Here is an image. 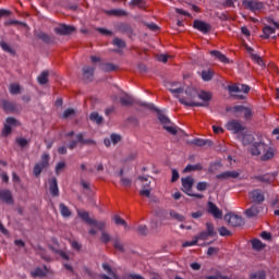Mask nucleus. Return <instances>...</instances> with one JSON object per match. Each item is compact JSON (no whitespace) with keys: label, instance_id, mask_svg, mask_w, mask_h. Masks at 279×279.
Here are the masks:
<instances>
[{"label":"nucleus","instance_id":"nucleus-24","mask_svg":"<svg viewBox=\"0 0 279 279\" xmlns=\"http://www.w3.org/2000/svg\"><path fill=\"white\" fill-rule=\"evenodd\" d=\"M264 155L260 156V160H263L264 162H267V160H271V158H274V156H276V149H274L272 147H269L268 149L266 148L265 151H263Z\"/></svg>","mask_w":279,"mask_h":279},{"label":"nucleus","instance_id":"nucleus-49","mask_svg":"<svg viewBox=\"0 0 279 279\" xmlns=\"http://www.w3.org/2000/svg\"><path fill=\"white\" fill-rule=\"evenodd\" d=\"M170 217H172V219H175V221H184V216H182V214H179L175 210H170Z\"/></svg>","mask_w":279,"mask_h":279},{"label":"nucleus","instance_id":"nucleus-47","mask_svg":"<svg viewBox=\"0 0 279 279\" xmlns=\"http://www.w3.org/2000/svg\"><path fill=\"white\" fill-rule=\"evenodd\" d=\"M251 59L253 60V62H256V64H258L259 66L265 65V62L263 61V58H260V56H258L256 53H251Z\"/></svg>","mask_w":279,"mask_h":279},{"label":"nucleus","instance_id":"nucleus-57","mask_svg":"<svg viewBox=\"0 0 279 279\" xmlns=\"http://www.w3.org/2000/svg\"><path fill=\"white\" fill-rule=\"evenodd\" d=\"M73 116H75V109L69 108L63 111L62 118L69 119L70 117H73Z\"/></svg>","mask_w":279,"mask_h":279},{"label":"nucleus","instance_id":"nucleus-8","mask_svg":"<svg viewBox=\"0 0 279 279\" xmlns=\"http://www.w3.org/2000/svg\"><path fill=\"white\" fill-rule=\"evenodd\" d=\"M74 32H76L75 26L66 24H60L59 26L54 27V34L58 36H71V34H74Z\"/></svg>","mask_w":279,"mask_h":279},{"label":"nucleus","instance_id":"nucleus-23","mask_svg":"<svg viewBox=\"0 0 279 279\" xmlns=\"http://www.w3.org/2000/svg\"><path fill=\"white\" fill-rule=\"evenodd\" d=\"M32 278H45L47 276V266H44V269L40 267L35 268L31 271Z\"/></svg>","mask_w":279,"mask_h":279},{"label":"nucleus","instance_id":"nucleus-10","mask_svg":"<svg viewBox=\"0 0 279 279\" xmlns=\"http://www.w3.org/2000/svg\"><path fill=\"white\" fill-rule=\"evenodd\" d=\"M7 123L4 124L2 134L3 136H10V134H12V125L14 128L21 125V123H19V120L12 117L7 118Z\"/></svg>","mask_w":279,"mask_h":279},{"label":"nucleus","instance_id":"nucleus-34","mask_svg":"<svg viewBox=\"0 0 279 279\" xmlns=\"http://www.w3.org/2000/svg\"><path fill=\"white\" fill-rule=\"evenodd\" d=\"M100 69L105 71V73H112V71H117L118 66L113 63H101Z\"/></svg>","mask_w":279,"mask_h":279},{"label":"nucleus","instance_id":"nucleus-16","mask_svg":"<svg viewBox=\"0 0 279 279\" xmlns=\"http://www.w3.org/2000/svg\"><path fill=\"white\" fill-rule=\"evenodd\" d=\"M266 145L262 142H255L251 147L252 156H260L263 151H266Z\"/></svg>","mask_w":279,"mask_h":279},{"label":"nucleus","instance_id":"nucleus-22","mask_svg":"<svg viewBox=\"0 0 279 279\" xmlns=\"http://www.w3.org/2000/svg\"><path fill=\"white\" fill-rule=\"evenodd\" d=\"M112 45L114 47H118V49L114 50L116 53H122L121 49H125V47H128L125 41L121 38H118V37L113 38Z\"/></svg>","mask_w":279,"mask_h":279},{"label":"nucleus","instance_id":"nucleus-1","mask_svg":"<svg viewBox=\"0 0 279 279\" xmlns=\"http://www.w3.org/2000/svg\"><path fill=\"white\" fill-rule=\"evenodd\" d=\"M138 106H142V108H148V110H154L155 112H157L158 120L160 121L163 130H166V132H168L169 134H172V136H175V134H178V126H174L173 122H171L169 117L160 112L158 108L154 107V104L138 102Z\"/></svg>","mask_w":279,"mask_h":279},{"label":"nucleus","instance_id":"nucleus-32","mask_svg":"<svg viewBox=\"0 0 279 279\" xmlns=\"http://www.w3.org/2000/svg\"><path fill=\"white\" fill-rule=\"evenodd\" d=\"M37 82L41 86H45V84L49 82V72L48 71L41 72L40 75L37 77Z\"/></svg>","mask_w":279,"mask_h":279},{"label":"nucleus","instance_id":"nucleus-14","mask_svg":"<svg viewBox=\"0 0 279 279\" xmlns=\"http://www.w3.org/2000/svg\"><path fill=\"white\" fill-rule=\"evenodd\" d=\"M207 213L213 215L215 219H221V217H223V211H221V209H219V207H217L215 203L210 201L207 203Z\"/></svg>","mask_w":279,"mask_h":279},{"label":"nucleus","instance_id":"nucleus-51","mask_svg":"<svg viewBox=\"0 0 279 279\" xmlns=\"http://www.w3.org/2000/svg\"><path fill=\"white\" fill-rule=\"evenodd\" d=\"M10 93H11V95H19L21 93V85L20 84H11Z\"/></svg>","mask_w":279,"mask_h":279},{"label":"nucleus","instance_id":"nucleus-31","mask_svg":"<svg viewBox=\"0 0 279 279\" xmlns=\"http://www.w3.org/2000/svg\"><path fill=\"white\" fill-rule=\"evenodd\" d=\"M178 83H172V87L168 88V90L170 93L173 94L174 97H177V99L180 98V95H182V93H184V88L182 87H173V86H177Z\"/></svg>","mask_w":279,"mask_h":279},{"label":"nucleus","instance_id":"nucleus-45","mask_svg":"<svg viewBox=\"0 0 279 279\" xmlns=\"http://www.w3.org/2000/svg\"><path fill=\"white\" fill-rule=\"evenodd\" d=\"M243 114H244V119L246 121H250L252 120V117H254V111L250 107H244Z\"/></svg>","mask_w":279,"mask_h":279},{"label":"nucleus","instance_id":"nucleus-63","mask_svg":"<svg viewBox=\"0 0 279 279\" xmlns=\"http://www.w3.org/2000/svg\"><path fill=\"white\" fill-rule=\"evenodd\" d=\"M137 232H138V234H142V236H146V234H147V226L140 225L137 227Z\"/></svg>","mask_w":279,"mask_h":279},{"label":"nucleus","instance_id":"nucleus-15","mask_svg":"<svg viewBox=\"0 0 279 279\" xmlns=\"http://www.w3.org/2000/svg\"><path fill=\"white\" fill-rule=\"evenodd\" d=\"M49 191L50 195L52 197H58L60 195V189L58 187V179L56 177H52L48 180Z\"/></svg>","mask_w":279,"mask_h":279},{"label":"nucleus","instance_id":"nucleus-62","mask_svg":"<svg viewBox=\"0 0 279 279\" xmlns=\"http://www.w3.org/2000/svg\"><path fill=\"white\" fill-rule=\"evenodd\" d=\"M96 32H99L102 36H112V31H109L107 28H96Z\"/></svg>","mask_w":279,"mask_h":279},{"label":"nucleus","instance_id":"nucleus-60","mask_svg":"<svg viewBox=\"0 0 279 279\" xmlns=\"http://www.w3.org/2000/svg\"><path fill=\"white\" fill-rule=\"evenodd\" d=\"M197 238L194 236V240L192 241H185L183 244H182V247H193V245H197Z\"/></svg>","mask_w":279,"mask_h":279},{"label":"nucleus","instance_id":"nucleus-29","mask_svg":"<svg viewBox=\"0 0 279 279\" xmlns=\"http://www.w3.org/2000/svg\"><path fill=\"white\" fill-rule=\"evenodd\" d=\"M259 213H260V210L258 209V206H256V205H253L248 209L245 210V215L250 219H252V217H258Z\"/></svg>","mask_w":279,"mask_h":279},{"label":"nucleus","instance_id":"nucleus-59","mask_svg":"<svg viewBox=\"0 0 279 279\" xmlns=\"http://www.w3.org/2000/svg\"><path fill=\"white\" fill-rule=\"evenodd\" d=\"M16 143L20 147H27V145H29V141L23 137H17Z\"/></svg>","mask_w":279,"mask_h":279},{"label":"nucleus","instance_id":"nucleus-52","mask_svg":"<svg viewBox=\"0 0 279 279\" xmlns=\"http://www.w3.org/2000/svg\"><path fill=\"white\" fill-rule=\"evenodd\" d=\"M52 252H54V254H58L59 256H61V258H63V260H69V254H66V252L62 251V250H58L52 247L51 248Z\"/></svg>","mask_w":279,"mask_h":279},{"label":"nucleus","instance_id":"nucleus-7","mask_svg":"<svg viewBox=\"0 0 279 279\" xmlns=\"http://www.w3.org/2000/svg\"><path fill=\"white\" fill-rule=\"evenodd\" d=\"M225 221H228V223L230 226H232L233 228H240V226L245 225L243 217L235 215V214H227L225 216Z\"/></svg>","mask_w":279,"mask_h":279},{"label":"nucleus","instance_id":"nucleus-50","mask_svg":"<svg viewBox=\"0 0 279 279\" xmlns=\"http://www.w3.org/2000/svg\"><path fill=\"white\" fill-rule=\"evenodd\" d=\"M113 247L118 250V252H125V248L123 247V243H121V240L119 239L113 240Z\"/></svg>","mask_w":279,"mask_h":279},{"label":"nucleus","instance_id":"nucleus-20","mask_svg":"<svg viewBox=\"0 0 279 279\" xmlns=\"http://www.w3.org/2000/svg\"><path fill=\"white\" fill-rule=\"evenodd\" d=\"M0 201L5 204H14L12 192H10V190H0Z\"/></svg>","mask_w":279,"mask_h":279},{"label":"nucleus","instance_id":"nucleus-44","mask_svg":"<svg viewBox=\"0 0 279 279\" xmlns=\"http://www.w3.org/2000/svg\"><path fill=\"white\" fill-rule=\"evenodd\" d=\"M254 143V135L252 134H244L242 137L243 145H252Z\"/></svg>","mask_w":279,"mask_h":279},{"label":"nucleus","instance_id":"nucleus-2","mask_svg":"<svg viewBox=\"0 0 279 279\" xmlns=\"http://www.w3.org/2000/svg\"><path fill=\"white\" fill-rule=\"evenodd\" d=\"M198 99H202L204 102H195L194 100H186L184 98H180L179 101L183 106H187L189 108H206L210 99H213V93L202 90L197 94Z\"/></svg>","mask_w":279,"mask_h":279},{"label":"nucleus","instance_id":"nucleus-3","mask_svg":"<svg viewBox=\"0 0 279 279\" xmlns=\"http://www.w3.org/2000/svg\"><path fill=\"white\" fill-rule=\"evenodd\" d=\"M77 215L83 221L87 223V226H94V228H97L98 230H105L106 222L104 221H97L96 219L90 218L88 211L84 210H77Z\"/></svg>","mask_w":279,"mask_h":279},{"label":"nucleus","instance_id":"nucleus-38","mask_svg":"<svg viewBox=\"0 0 279 279\" xmlns=\"http://www.w3.org/2000/svg\"><path fill=\"white\" fill-rule=\"evenodd\" d=\"M76 141L77 143H81V145H94L95 141L93 140H84V134L78 133L76 134Z\"/></svg>","mask_w":279,"mask_h":279},{"label":"nucleus","instance_id":"nucleus-11","mask_svg":"<svg viewBox=\"0 0 279 279\" xmlns=\"http://www.w3.org/2000/svg\"><path fill=\"white\" fill-rule=\"evenodd\" d=\"M226 129L229 130V132H233V134H239L243 131H245V126L241 124L239 120H231L226 124Z\"/></svg>","mask_w":279,"mask_h":279},{"label":"nucleus","instance_id":"nucleus-5","mask_svg":"<svg viewBox=\"0 0 279 279\" xmlns=\"http://www.w3.org/2000/svg\"><path fill=\"white\" fill-rule=\"evenodd\" d=\"M242 5L245 10H251V12H260V10H265V3L258 0H243Z\"/></svg>","mask_w":279,"mask_h":279},{"label":"nucleus","instance_id":"nucleus-42","mask_svg":"<svg viewBox=\"0 0 279 279\" xmlns=\"http://www.w3.org/2000/svg\"><path fill=\"white\" fill-rule=\"evenodd\" d=\"M250 279H267V274H265L264 270H259V271L253 272L250 276Z\"/></svg>","mask_w":279,"mask_h":279},{"label":"nucleus","instance_id":"nucleus-25","mask_svg":"<svg viewBox=\"0 0 279 279\" xmlns=\"http://www.w3.org/2000/svg\"><path fill=\"white\" fill-rule=\"evenodd\" d=\"M210 56H213L214 58H217V60H219L220 62H223V64H228V62H230V59H228L226 54L221 53V51L211 50Z\"/></svg>","mask_w":279,"mask_h":279},{"label":"nucleus","instance_id":"nucleus-40","mask_svg":"<svg viewBox=\"0 0 279 279\" xmlns=\"http://www.w3.org/2000/svg\"><path fill=\"white\" fill-rule=\"evenodd\" d=\"M60 213L62 217H71V209L64 203H60L59 205Z\"/></svg>","mask_w":279,"mask_h":279},{"label":"nucleus","instance_id":"nucleus-17","mask_svg":"<svg viewBox=\"0 0 279 279\" xmlns=\"http://www.w3.org/2000/svg\"><path fill=\"white\" fill-rule=\"evenodd\" d=\"M118 31H120L121 34H125L129 38H132V36H134V28H132V25L128 23L118 24Z\"/></svg>","mask_w":279,"mask_h":279},{"label":"nucleus","instance_id":"nucleus-43","mask_svg":"<svg viewBox=\"0 0 279 279\" xmlns=\"http://www.w3.org/2000/svg\"><path fill=\"white\" fill-rule=\"evenodd\" d=\"M263 34H264V38H269V36H271V34H276V28L271 27V26H265L263 28Z\"/></svg>","mask_w":279,"mask_h":279},{"label":"nucleus","instance_id":"nucleus-53","mask_svg":"<svg viewBox=\"0 0 279 279\" xmlns=\"http://www.w3.org/2000/svg\"><path fill=\"white\" fill-rule=\"evenodd\" d=\"M63 169H66V162H64V161L58 162L56 166V174L60 175V173H62Z\"/></svg>","mask_w":279,"mask_h":279},{"label":"nucleus","instance_id":"nucleus-41","mask_svg":"<svg viewBox=\"0 0 279 279\" xmlns=\"http://www.w3.org/2000/svg\"><path fill=\"white\" fill-rule=\"evenodd\" d=\"M252 247H253V250H256L257 252H260V250H264L265 244L260 240L254 239L252 241Z\"/></svg>","mask_w":279,"mask_h":279},{"label":"nucleus","instance_id":"nucleus-55","mask_svg":"<svg viewBox=\"0 0 279 279\" xmlns=\"http://www.w3.org/2000/svg\"><path fill=\"white\" fill-rule=\"evenodd\" d=\"M185 95H187L190 99H194L195 97H197V90L193 89L192 87H187L185 89Z\"/></svg>","mask_w":279,"mask_h":279},{"label":"nucleus","instance_id":"nucleus-18","mask_svg":"<svg viewBox=\"0 0 279 279\" xmlns=\"http://www.w3.org/2000/svg\"><path fill=\"white\" fill-rule=\"evenodd\" d=\"M193 183H194L193 177H185L182 179V186H183L182 191L186 193V195L191 193L193 189Z\"/></svg>","mask_w":279,"mask_h":279},{"label":"nucleus","instance_id":"nucleus-26","mask_svg":"<svg viewBox=\"0 0 279 279\" xmlns=\"http://www.w3.org/2000/svg\"><path fill=\"white\" fill-rule=\"evenodd\" d=\"M120 104L121 106H134L135 101H134V98L129 94H123L120 97Z\"/></svg>","mask_w":279,"mask_h":279},{"label":"nucleus","instance_id":"nucleus-30","mask_svg":"<svg viewBox=\"0 0 279 279\" xmlns=\"http://www.w3.org/2000/svg\"><path fill=\"white\" fill-rule=\"evenodd\" d=\"M109 16H128V12L123 9H112L107 11Z\"/></svg>","mask_w":279,"mask_h":279},{"label":"nucleus","instance_id":"nucleus-64","mask_svg":"<svg viewBox=\"0 0 279 279\" xmlns=\"http://www.w3.org/2000/svg\"><path fill=\"white\" fill-rule=\"evenodd\" d=\"M110 140H111V143H113V145H117V143L121 141V135L113 133L110 135Z\"/></svg>","mask_w":279,"mask_h":279},{"label":"nucleus","instance_id":"nucleus-13","mask_svg":"<svg viewBox=\"0 0 279 279\" xmlns=\"http://www.w3.org/2000/svg\"><path fill=\"white\" fill-rule=\"evenodd\" d=\"M194 29H197L198 32H202V34H208L210 29H213V26L210 24L202 21V20H195L193 22Z\"/></svg>","mask_w":279,"mask_h":279},{"label":"nucleus","instance_id":"nucleus-9","mask_svg":"<svg viewBox=\"0 0 279 279\" xmlns=\"http://www.w3.org/2000/svg\"><path fill=\"white\" fill-rule=\"evenodd\" d=\"M35 36L40 41L45 43V45H56V37L53 35H49L43 31H35Z\"/></svg>","mask_w":279,"mask_h":279},{"label":"nucleus","instance_id":"nucleus-21","mask_svg":"<svg viewBox=\"0 0 279 279\" xmlns=\"http://www.w3.org/2000/svg\"><path fill=\"white\" fill-rule=\"evenodd\" d=\"M227 89L230 93L231 97H234L235 99H244L243 95H234L233 94V93H241L239 85H236V84L228 85Z\"/></svg>","mask_w":279,"mask_h":279},{"label":"nucleus","instance_id":"nucleus-28","mask_svg":"<svg viewBox=\"0 0 279 279\" xmlns=\"http://www.w3.org/2000/svg\"><path fill=\"white\" fill-rule=\"evenodd\" d=\"M93 75H95V68L88 65L83 68V77L85 80H93Z\"/></svg>","mask_w":279,"mask_h":279},{"label":"nucleus","instance_id":"nucleus-61","mask_svg":"<svg viewBox=\"0 0 279 279\" xmlns=\"http://www.w3.org/2000/svg\"><path fill=\"white\" fill-rule=\"evenodd\" d=\"M130 5L145 8V2L143 0H132Z\"/></svg>","mask_w":279,"mask_h":279},{"label":"nucleus","instance_id":"nucleus-19","mask_svg":"<svg viewBox=\"0 0 279 279\" xmlns=\"http://www.w3.org/2000/svg\"><path fill=\"white\" fill-rule=\"evenodd\" d=\"M2 110L7 113L16 112V102H12L9 100H2L1 101Z\"/></svg>","mask_w":279,"mask_h":279},{"label":"nucleus","instance_id":"nucleus-12","mask_svg":"<svg viewBox=\"0 0 279 279\" xmlns=\"http://www.w3.org/2000/svg\"><path fill=\"white\" fill-rule=\"evenodd\" d=\"M250 197L253 204H263L265 202V192L260 189H255L250 192Z\"/></svg>","mask_w":279,"mask_h":279},{"label":"nucleus","instance_id":"nucleus-37","mask_svg":"<svg viewBox=\"0 0 279 279\" xmlns=\"http://www.w3.org/2000/svg\"><path fill=\"white\" fill-rule=\"evenodd\" d=\"M221 169H223L221 161H215L209 166V173H217L218 171H221Z\"/></svg>","mask_w":279,"mask_h":279},{"label":"nucleus","instance_id":"nucleus-46","mask_svg":"<svg viewBox=\"0 0 279 279\" xmlns=\"http://www.w3.org/2000/svg\"><path fill=\"white\" fill-rule=\"evenodd\" d=\"M255 180H257V182H262V184H264V186H268V184H271V179H269L265 175L255 177Z\"/></svg>","mask_w":279,"mask_h":279},{"label":"nucleus","instance_id":"nucleus-6","mask_svg":"<svg viewBox=\"0 0 279 279\" xmlns=\"http://www.w3.org/2000/svg\"><path fill=\"white\" fill-rule=\"evenodd\" d=\"M210 236H217V230L213 222H206V230L202 231L199 235H196V240L206 241L207 239H210Z\"/></svg>","mask_w":279,"mask_h":279},{"label":"nucleus","instance_id":"nucleus-36","mask_svg":"<svg viewBox=\"0 0 279 279\" xmlns=\"http://www.w3.org/2000/svg\"><path fill=\"white\" fill-rule=\"evenodd\" d=\"M120 184H121V186H124V189H130V186H132V178H130L128 175H121Z\"/></svg>","mask_w":279,"mask_h":279},{"label":"nucleus","instance_id":"nucleus-4","mask_svg":"<svg viewBox=\"0 0 279 279\" xmlns=\"http://www.w3.org/2000/svg\"><path fill=\"white\" fill-rule=\"evenodd\" d=\"M49 160H51V157L49 156L48 153H44L41 155L40 161L37 162L34 167V175H40L43 173L44 169H47L49 167Z\"/></svg>","mask_w":279,"mask_h":279},{"label":"nucleus","instance_id":"nucleus-58","mask_svg":"<svg viewBox=\"0 0 279 279\" xmlns=\"http://www.w3.org/2000/svg\"><path fill=\"white\" fill-rule=\"evenodd\" d=\"M218 232H219L220 236H230L232 234V232H230V230H228V228H226V227H220L218 229Z\"/></svg>","mask_w":279,"mask_h":279},{"label":"nucleus","instance_id":"nucleus-33","mask_svg":"<svg viewBox=\"0 0 279 279\" xmlns=\"http://www.w3.org/2000/svg\"><path fill=\"white\" fill-rule=\"evenodd\" d=\"M89 121H93V123H97V125H101V123H104V117L99 116L98 112H92L89 114Z\"/></svg>","mask_w":279,"mask_h":279},{"label":"nucleus","instance_id":"nucleus-54","mask_svg":"<svg viewBox=\"0 0 279 279\" xmlns=\"http://www.w3.org/2000/svg\"><path fill=\"white\" fill-rule=\"evenodd\" d=\"M0 47L7 53H14V49H12V47H10L5 41H0Z\"/></svg>","mask_w":279,"mask_h":279},{"label":"nucleus","instance_id":"nucleus-39","mask_svg":"<svg viewBox=\"0 0 279 279\" xmlns=\"http://www.w3.org/2000/svg\"><path fill=\"white\" fill-rule=\"evenodd\" d=\"M202 77H203L204 82H210V80H213V77H215V72H213V70H204L202 72Z\"/></svg>","mask_w":279,"mask_h":279},{"label":"nucleus","instance_id":"nucleus-27","mask_svg":"<svg viewBox=\"0 0 279 279\" xmlns=\"http://www.w3.org/2000/svg\"><path fill=\"white\" fill-rule=\"evenodd\" d=\"M192 145H195L196 147H206V145L208 147H210V145H213V141L210 140H202V138H194L191 142Z\"/></svg>","mask_w":279,"mask_h":279},{"label":"nucleus","instance_id":"nucleus-48","mask_svg":"<svg viewBox=\"0 0 279 279\" xmlns=\"http://www.w3.org/2000/svg\"><path fill=\"white\" fill-rule=\"evenodd\" d=\"M113 221H114L116 226H123L124 228H128V222L123 218H121L117 215L113 216Z\"/></svg>","mask_w":279,"mask_h":279},{"label":"nucleus","instance_id":"nucleus-56","mask_svg":"<svg viewBox=\"0 0 279 279\" xmlns=\"http://www.w3.org/2000/svg\"><path fill=\"white\" fill-rule=\"evenodd\" d=\"M138 180L142 182L143 189H150L151 181L147 177H138Z\"/></svg>","mask_w":279,"mask_h":279},{"label":"nucleus","instance_id":"nucleus-35","mask_svg":"<svg viewBox=\"0 0 279 279\" xmlns=\"http://www.w3.org/2000/svg\"><path fill=\"white\" fill-rule=\"evenodd\" d=\"M202 169H203L202 163H196V165L189 163L183 170V173H191V171H202Z\"/></svg>","mask_w":279,"mask_h":279}]
</instances>
